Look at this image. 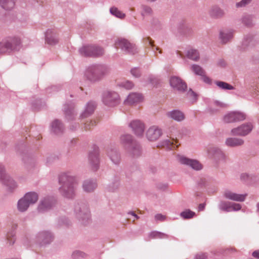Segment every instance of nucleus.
<instances>
[{"label": "nucleus", "instance_id": "1", "mask_svg": "<svg viewBox=\"0 0 259 259\" xmlns=\"http://www.w3.org/2000/svg\"><path fill=\"white\" fill-rule=\"evenodd\" d=\"M59 183L60 185L59 191L61 195L68 199H73L77 187L76 178L70 172H63L59 175Z\"/></svg>", "mask_w": 259, "mask_h": 259}, {"label": "nucleus", "instance_id": "2", "mask_svg": "<svg viewBox=\"0 0 259 259\" xmlns=\"http://www.w3.org/2000/svg\"><path fill=\"white\" fill-rule=\"evenodd\" d=\"M108 67L104 65L95 64L89 66L85 72V76L91 82L101 80L108 73Z\"/></svg>", "mask_w": 259, "mask_h": 259}, {"label": "nucleus", "instance_id": "3", "mask_svg": "<svg viewBox=\"0 0 259 259\" xmlns=\"http://www.w3.org/2000/svg\"><path fill=\"white\" fill-rule=\"evenodd\" d=\"M75 217L82 224L85 225L89 223L91 213L88 205L84 202H77L74 205Z\"/></svg>", "mask_w": 259, "mask_h": 259}, {"label": "nucleus", "instance_id": "4", "mask_svg": "<svg viewBox=\"0 0 259 259\" xmlns=\"http://www.w3.org/2000/svg\"><path fill=\"white\" fill-rule=\"evenodd\" d=\"M38 199V194L35 192L26 193L17 202V209L19 212L26 211L29 206L34 204Z\"/></svg>", "mask_w": 259, "mask_h": 259}, {"label": "nucleus", "instance_id": "5", "mask_svg": "<svg viewBox=\"0 0 259 259\" xmlns=\"http://www.w3.org/2000/svg\"><path fill=\"white\" fill-rule=\"evenodd\" d=\"M54 239L52 232L49 230H42L38 232L33 238V243L39 246H45L51 244Z\"/></svg>", "mask_w": 259, "mask_h": 259}, {"label": "nucleus", "instance_id": "6", "mask_svg": "<svg viewBox=\"0 0 259 259\" xmlns=\"http://www.w3.org/2000/svg\"><path fill=\"white\" fill-rule=\"evenodd\" d=\"M114 45L117 49H120L125 54L134 55L138 52L135 45L125 38H118Z\"/></svg>", "mask_w": 259, "mask_h": 259}, {"label": "nucleus", "instance_id": "7", "mask_svg": "<svg viewBox=\"0 0 259 259\" xmlns=\"http://www.w3.org/2000/svg\"><path fill=\"white\" fill-rule=\"evenodd\" d=\"M102 101L107 106L114 107L120 102L119 96L115 92L106 91L103 94Z\"/></svg>", "mask_w": 259, "mask_h": 259}, {"label": "nucleus", "instance_id": "8", "mask_svg": "<svg viewBox=\"0 0 259 259\" xmlns=\"http://www.w3.org/2000/svg\"><path fill=\"white\" fill-rule=\"evenodd\" d=\"M56 200L53 197L47 196L42 198L37 206V210L40 213L46 212L54 208Z\"/></svg>", "mask_w": 259, "mask_h": 259}, {"label": "nucleus", "instance_id": "9", "mask_svg": "<svg viewBox=\"0 0 259 259\" xmlns=\"http://www.w3.org/2000/svg\"><path fill=\"white\" fill-rule=\"evenodd\" d=\"M178 161L182 164L190 167L195 170H200L203 168L202 164L198 160L189 158L183 155H178Z\"/></svg>", "mask_w": 259, "mask_h": 259}, {"label": "nucleus", "instance_id": "10", "mask_svg": "<svg viewBox=\"0 0 259 259\" xmlns=\"http://www.w3.org/2000/svg\"><path fill=\"white\" fill-rule=\"evenodd\" d=\"M169 83L174 90L180 93L184 92L187 89L186 83L178 76H171L169 79Z\"/></svg>", "mask_w": 259, "mask_h": 259}, {"label": "nucleus", "instance_id": "11", "mask_svg": "<svg viewBox=\"0 0 259 259\" xmlns=\"http://www.w3.org/2000/svg\"><path fill=\"white\" fill-rule=\"evenodd\" d=\"M128 126L136 136L141 137L143 135L145 125L142 120L139 119L133 120L129 123Z\"/></svg>", "mask_w": 259, "mask_h": 259}, {"label": "nucleus", "instance_id": "12", "mask_svg": "<svg viewBox=\"0 0 259 259\" xmlns=\"http://www.w3.org/2000/svg\"><path fill=\"white\" fill-rule=\"evenodd\" d=\"M252 128L253 126L251 123H247L233 128L231 133L233 136H245L251 132Z\"/></svg>", "mask_w": 259, "mask_h": 259}, {"label": "nucleus", "instance_id": "13", "mask_svg": "<svg viewBox=\"0 0 259 259\" xmlns=\"http://www.w3.org/2000/svg\"><path fill=\"white\" fill-rule=\"evenodd\" d=\"M245 115L240 112H230L226 114L223 118V120L226 123H232L242 121L245 119Z\"/></svg>", "mask_w": 259, "mask_h": 259}, {"label": "nucleus", "instance_id": "14", "mask_svg": "<svg viewBox=\"0 0 259 259\" xmlns=\"http://www.w3.org/2000/svg\"><path fill=\"white\" fill-rule=\"evenodd\" d=\"M107 155L113 164L119 165L121 161V155L116 148L109 147L107 150Z\"/></svg>", "mask_w": 259, "mask_h": 259}, {"label": "nucleus", "instance_id": "15", "mask_svg": "<svg viewBox=\"0 0 259 259\" xmlns=\"http://www.w3.org/2000/svg\"><path fill=\"white\" fill-rule=\"evenodd\" d=\"M162 134V130L157 126L153 125L148 129L146 135L149 141H155L160 137Z\"/></svg>", "mask_w": 259, "mask_h": 259}, {"label": "nucleus", "instance_id": "16", "mask_svg": "<svg viewBox=\"0 0 259 259\" xmlns=\"http://www.w3.org/2000/svg\"><path fill=\"white\" fill-rule=\"evenodd\" d=\"M207 152L210 156L217 161L225 162L227 160V156L220 149L217 147H210L207 150Z\"/></svg>", "mask_w": 259, "mask_h": 259}, {"label": "nucleus", "instance_id": "17", "mask_svg": "<svg viewBox=\"0 0 259 259\" xmlns=\"http://www.w3.org/2000/svg\"><path fill=\"white\" fill-rule=\"evenodd\" d=\"M223 195L224 197L227 199L238 202L244 201L247 196V193L243 194H237L229 190L225 191Z\"/></svg>", "mask_w": 259, "mask_h": 259}, {"label": "nucleus", "instance_id": "18", "mask_svg": "<svg viewBox=\"0 0 259 259\" xmlns=\"http://www.w3.org/2000/svg\"><path fill=\"white\" fill-rule=\"evenodd\" d=\"M89 163L94 171H96L99 167V152L97 150H93L89 153Z\"/></svg>", "mask_w": 259, "mask_h": 259}, {"label": "nucleus", "instance_id": "19", "mask_svg": "<svg viewBox=\"0 0 259 259\" xmlns=\"http://www.w3.org/2000/svg\"><path fill=\"white\" fill-rule=\"evenodd\" d=\"M234 31L231 29H223L220 31L219 39L223 44H227L233 36Z\"/></svg>", "mask_w": 259, "mask_h": 259}, {"label": "nucleus", "instance_id": "20", "mask_svg": "<svg viewBox=\"0 0 259 259\" xmlns=\"http://www.w3.org/2000/svg\"><path fill=\"white\" fill-rule=\"evenodd\" d=\"M142 99V96L140 94L131 93L124 100V103L125 105H132L141 102Z\"/></svg>", "mask_w": 259, "mask_h": 259}, {"label": "nucleus", "instance_id": "21", "mask_svg": "<svg viewBox=\"0 0 259 259\" xmlns=\"http://www.w3.org/2000/svg\"><path fill=\"white\" fill-rule=\"evenodd\" d=\"M166 115L168 117L178 122H181L185 118L184 113L179 110H173L168 111L166 113Z\"/></svg>", "mask_w": 259, "mask_h": 259}, {"label": "nucleus", "instance_id": "22", "mask_svg": "<svg viewBox=\"0 0 259 259\" xmlns=\"http://www.w3.org/2000/svg\"><path fill=\"white\" fill-rule=\"evenodd\" d=\"M209 15L212 18L220 19L223 18L225 15V12L224 10L219 7L214 6L209 9Z\"/></svg>", "mask_w": 259, "mask_h": 259}, {"label": "nucleus", "instance_id": "23", "mask_svg": "<svg viewBox=\"0 0 259 259\" xmlns=\"http://www.w3.org/2000/svg\"><path fill=\"white\" fill-rule=\"evenodd\" d=\"M51 131L56 135L62 134L64 130V126L62 122L59 119H55L51 124Z\"/></svg>", "mask_w": 259, "mask_h": 259}, {"label": "nucleus", "instance_id": "24", "mask_svg": "<svg viewBox=\"0 0 259 259\" xmlns=\"http://www.w3.org/2000/svg\"><path fill=\"white\" fill-rule=\"evenodd\" d=\"M46 41L51 45H55L58 42L56 32L54 30L48 29L46 33Z\"/></svg>", "mask_w": 259, "mask_h": 259}, {"label": "nucleus", "instance_id": "25", "mask_svg": "<svg viewBox=\"0 0 259 259\" xmlns=\"http://www.w3.org/2000/svg\"><path fill=\"white\" fill-rule=\"evenodd\" d=\"M7 42H9L8 47L11 52L17 51L19 49L21 45V40L18 37H12L6 38Z\"/></svg>", "mask_w": 259, "mask_h": 259}, {"label": "nucleus", "instance_id": "26", "mask_svg": "<svg viewBox=\"0 0 259 259\" xmlns=\"http://www.w3.org/2000/svg\"><path fill=\"white\" fill-rule=\"evenodd\" d=\"M97 187L96 181L94 179H87L84 181L82 184V188L84 191L87 192H92L94 191Z\"/></svg>", "mask_w": 259, "mask_h": 259}, {"label": "nucleus", "instance_id": "27", "mask_svg": "<svg viewBox=\"0 0 259 259\" xmlns=\"http://www.w3.org/2000/svg\"><path fill=\"white\" fill-rule=\"evenodd\" d=\"M17 227V225L16 224L13 225L11 229L7 233V244L9 246L13 245L16 241L15 230Z\"/></svg>", "mask_w": 259, "mask_h": 259}, {"label": "nucleus", "instance_id": "28", "mask_svg": "<svg viewBox=\"0 0 259 259\" xmlns=\"http://www.w3.org/2000/svg\"><path fill=\"white\" fill-rule=\"evenodd\" d=\"M126 150L133 156H139L142 153L141 146L136 141Z\"/></svg>", "mask_w": 259, "mask_h": 259}, {"label": "nucleus", "instance_id": "29", "mask_svg": "<svg viewBox=\"0 0 259 259\" xmlns=\"http://www.w3.org/2000/svg\"><path fill=\"white\" fill-rule=\"evenodd\" d=\"M96 107V104L95 102H89L86 105L84 111L80 115V117L83 118L91 115L94 112Z\"/></svg>", "mask_w": 259, "mask_h": 259}, {"label": "nucleus", "instance_id": "30", "mask_svg": "<svg viewBox=\"0 0 259 259\" xmlns=\"http://www.w3.org/2000/svg\"><path fill=\"white\" fill-rule=\"evenodd\" d=\"M243 143V140L237 138H228L225 141L226 145L228 147H231L241 146Z\"/></svg>", "mask_w": 259, "mask_h": 259}, {"label": "nucleus", "instance_id": "31", "mask_svg": "<svg viewBox=\"0 0 259 259\" xmlns=\"http://www.w3.org/2000/svg\"><path fill=\"white\" fill-rule=\"evenodd\" d=\"M120 142L126 150L135 141L131 135H124L120 137Z\"/></svg>", "mask_w": 259, "mask_h": 259}, {"label": "nucleus", "instance_id": "32", "mask_svg": "<svg viewBox=\"0 0 259 259\" xmlns=\"http://www.w3.org/2000/svg\"><path fill=\"white\" fill-rule=\"evenodd\" d=\"M64 114L65 118L68 120H72L74 119L76 114L72 106H69L65 104L64 107Z\"/></svg>", "mask_w": 259, "mask_h": 259}, {"label": "nucleus", "instance_id": "33", "mask_svg": "<svg viewBox=\"0 0 259 259\" xmlns=\"http://www.w3.org/2000/svg\"><path fill=\"white\" fill-rule=\"evenodd\" d=\"M15 5V0H0V6L6 10H12Z\"/></svg>", "mask_w": 259, "mask_h": 259}, {"label": "nucleus", "instance_id": "34", "mask_svg": "<svg viewBox=\"0 0 259 259\" xmlns=\"http://www.w3.org/2000/svg\"><path fill=\"white\" fill-rule=\"evenodd\" d=\"M187 57L191 60L197 61L199 59L200 55L197 50L191 49L187 51Z\"/></svg>", "mask_w": 259, "mask_h": 259}, {"label": "nucleus", "instance_id": "35", "mask_svg": "<svg viewBox=\"0 0 259 259\" xmlns=\"http://www.w3.org/2000/svg\"><path fill=\"white\" fill-rule=\"evenodd\" d=\"M93 46H84L79 49V54L84 57H91Z\"/></svg>", "mask_w": 259, "mask_h": 259}, {"label": "nucleus", "instance_id": "36", "mask_svg": "<svg viewBox=\"0 0 259 259\" xmlns=\"http://www.w3.org/2000/svg\"><path fill=\"white\" fill-rule=\"evenodd\" d=\"M219 208L224 211L229 212L231 211V202L222 201L219 204Z\"/></svg>", "mask_w": 259, "mask_h": 259}, {"label": "nucleus", "instance_id": "37", "mask_svg": "<svg viewBox=\"0 0 259 259\" xmlns=\"http://www.w3.org/2000/svg\"><path fill=\"white\" fill-rule=\"evenodd\" d=\"M2 183L8 187L10 190H12L17 187L16 183L10 176Z\"/></svg>", "mask_w": 259, "mask_h": 259}, {"label": "nucleus", "instance_id": "38", "mask_svg": "<svg viewBox=\"0 0 259 259\" xmlns=\"http://www.w3.org/2000/svg\"><path fill=\"white\" fill-rule=\"evenodd\" d=\"M9 42H7L6 39L3 40L0 42V54H4L6 53L11 52L10 48L8 47Z\"/></svg>", "mask_w": 259, "mask_h": 259}, {"label": "nucleus", "instance_id": "39", "mask_svg": "<svg viewBox=\"0 0 259 259\" xmlns=\"http://www.w3.org/2000/svg\"><path fill=\"white\" fill-rule=\"evenodd\" d=\"M92 51H91V57H99L104 54V50L96 46H93Z\"/></svg>", "mask_w": 259, "mask_h": 259}, {"label": "nucleus", "instance_id": "40", "mask_svg": "<svg viewBox=\"0 0 259 259\" xmlns=\"http://www.w3.org/2000/svg\"><path fill=\"white\" fill-rule=\"evenodd\" d=\"M110 12L112 15L120 19H123L125 17V14L115 7H112L110 9Z\"/></svg>", "mask_w": 259, "mask_h": 259}, {"label": "nucleus", "instance_id": "41", "mask_svg": "<svg viewBox=\"0 0 259 259\" xmlns=\"http://www.w3.org/2000/svg\"><path fill=\"white\" fill-rule=\"evenodd\" d=\"M215 83L218 87L222 90H232L234 89L231 84L222 81H217Z\"/></svg>", "mask_w": 259, "mask_h": 259}, {"label": "nucleus", "instance_id": "42", "mask_svg": "<svg viewBox=\"0 0 259 259\" xmlns=\"http://www.w3.org/2000/svg\"><path fill=\"white\" fill-rule=\"evenodd\" d=\"M174 140L173 138L171 140L170 138H167L162 141L160 143V145L162 147H166L168 149H172L175 147Z\"/></svg>", "mask_w": 259, "mask_h": 259}, {"label": "nucleus", "instance_id": "43", "mask_svg": "<svg viewBox=\"0 0 259 259\" xmlns=\"http://www.w3.org/2000/svg\"><path fill=\"white\" fill-rule=\"evenodd\" d=\"M120 186L119 179L111 182L108 186V190L111 192H114L118 189Z\"/></svg>", "mask_w": 259, "mask_h": 259}, {"label": "nucleus", "instance_id": "44", "mask_svg": "<svg viewBox=\"0 0 259 259\" xmlns=\"http://www.w3.org/2000/svg\"><path fill=\"white\" fill-rule=\"evenodd\" d=\"M195 212L190 209H187L182 211L180 213L181 217L184 219H191L195 215Z\"/></svg>", "mask_w": 259, "mask_h": 259}, {"label": "nucleus", "instance_id": "45", "mask_svg": "<svg viewBox=\"0 0 259 259\" xmlns=\"http://www.w3.org/2000/svg\"><path fill=\"white\" fill-rule=\"evenodd\" d=\"M152 12L151 8L147 5H142L141 6V13L143 16L150 15Z\"/></svg>", "mask_w": 259, "mask_h": 259}, {"label": "nucleus", "instance_id": "46", "mask_svg": "<svg viewBox=\"0 0 259 259\" xmlns=\"http://www.w3.org/2000/svg\"><path fill=\"white\" fill-rule=\"evenodd\" d=\"M187 97L192 103L196 102L197 100V95L191 89L187 92Z\"/></svg>", "mask_w": 259, "mask_h": 259}, {"label": "nucleus", "instance_id": "47", "mask_svg": "<svg viewBox=\"0 0 259 259\" xmlns=\"http://www.w3.org/2000/svg\"><path fill=\"white\" fill-rule=\"evenodd\" d=\"M192 70L197 75H204V70L199 65L194 64L191 66Z\"/></svg>", "mask_w": 259, "mask_h": 259}, {"label": "nucleus", "instance_id": "48", "mask_svg": "<svg viewBox=\"0 0 259 259\" xmlns=\"http://www.w3.org/2000/svg\"><path fill=\"white\" fill-rule=\"evenodd\" d=\"M118 85L127 90H131L134 87V83L129 80L122 81L118 83Z\"/></svg>", "mask_w": 259, "mask_h": 259}, {"label": "nucleus", "instance_id": "49", "mask_svg": "<svg viewBox=\"0 0 259 259\" xmlns=\"http://www.w3.org/2000/svg\"><path fill=\"white\" fill-rule=\"evenodd\" d=\"M242 22L245 26L250 27L252 25V18L251 16L245 15L242 18Z\"/></svg>", "mask_w": 259, "mask_h": 259}, {"label": "nucleus", "instance_id": "50", "mask_svg": "<svg viewBox=\"0 0 259 259\" xmlns=\"http://www.w3.org/2000/svg\"><path fill=\"white\" fill-rule=\"evenodd\" d=\"M253 175L247 173H242L240 177L241 181L245 183H249L253 179Z\"/></svg>", "mask_w": 259, "mask_h": 259}, {"label": "nucleus", "instance_id": "51", "mask_svg": "<svg viewBox=\"0 0 259 259\" xmlns=\"http://www.w3.org/2000/svg\"><path fill=\"white\" fill-rule=\"evenodd\" d=\"M9 177V176L6 172L4 166L2 164H0V182L2 183Z\"/></svg>", "mask_w": 259, "mask_h": 259}, {"label": "nucleus", "instance_id": "52", "mask_svg": "<svg viewBox=\"0 0 259 259\" xmlns=\"http://www.w3.org/2000/svg\"><path fill=\"white\" fill-rule=\"evenodd\" d=\"M150 236L152 238H168V235L157 231H153L150 233Z\"/></svg>", "mask_w": 259, "mask_h": 259}, {"label": "nucleus", "instance_id": "53", "mask_svg": "<svg viewBox=\"0 0 259 259\" xmlns=\"http://www.w3.org/2000/svg\"><path fill=\"white\" fill-rule=\"evenodd\" d=\"M177 132L178 127L176 125H171L167 130V133L170 135L176 134Z\"/></svg>", "mask_w": 259, "mask_h": 259}, {"label": "nucleus", "instance_id": "54", "mask_svg": "<svg viewBox=\"0 0 259 259\" xmlns=\"http://www.w3.org/2000/svg\"><path fill=\"white\" fill-rule=\"evenodd\" d=\"M252 0H242L236 3V8H242L250 3Z\"/></svg>", "mask_w": 259, "mask_h": 259}, {"label": "nucleus", "instance_id": "55", "mask_svg": "<svg viewBox=\"0 0 259 259\" xmlns=\"http://www.w3.org/2000/svg\"><path fill=\"white\" fill-rule=\"evenodd\" d=\"M132 75L135 77H139L141 76V71L138 68H134L131 70Z\"/></svg>", "mask_w": 259, "mask_h": 259}, {"label": "nucleus", "instance_id": "56", "mask_svg": "<svg viewBox=\"0 0 259 259\" xmlns=\"http://www.w3.org/2000/svg\"><path fill=\"white\" fill-rule=\"evenodd\" d=\"M96 124V122L93 120H90L87 121L84 124V128L85 130H88L91 128L92 127L94 126Z\"/></svg>", "mask_w": 259, "mask_h": 259}, {"label": "nucleus", "instance_id": "57", "mask_svg": "<svg viewBox=\"0 0 259 259\" xmlns=\"http://www.w3.org/2000/svg\"><path fill=\"white\" fill-rule=\"evenodd\" d=\"M241 209V205L239 203L231 202V211H238Z\"/></svg>", "mask_w": 259, "mask_h": 259}, {"label": "nucleus", "instance_id": "58", "mask_svg": "<svg viewBox=\"0 0 259 259\" xmlns=\"http://www.w3.org/2000/svg\"><path fill=\"white\" fill-rule=\"evenodd\" d=\"M201 79L204 82H205L206 83H207V84H211V79L207 76L206 75H205V72L204 73V75H201Z\"/></svg>", "mask_w": 259, "mask_h": 259}, {"label": "nucleus", "instance_id": "59", "mask_svg": "<svg viewBox=\"0 0 259 259\" xmlns=\"http://www.w3.org/2000/svg\"><path fill=\"white\" fill-rule=\"evenodd\" d=\"M155 219L156 221H159L161 222H163L165 220L166 217L160 213L157 214L155 215Z\"/></svg>", "mask_w": 259, "mask_h": 259}, {"label": "nucleus", "instance_id": "60", "mask_svg": "<svg viewBox=\"0 0 259 259\" xmlns=\"http://www.w3.org/2000/svg\"><path fill=\"white\" fill-rule=\"evenodd\" d=\"M198 185L200 187L205 186L206 181L205 178H200L197 182Z\"/></svg>", "mask_w": 259, "mask_h": 259}, {"label": "nucleus", "instance_id": "61", "mask_svg": "<svg viewBox=\"0 0 259 259\" xmlns=\"http://www.w3.org/2000/svg\"><path fill=\"white\" fill-rule=\"evenodd\" d=\"M157 187L158 189L164 190L168 187V185L166 183H158L157 185Z\"/></svg>", "mask_w": 259, "mask_h": 259}, {"label": "nucleus", "instance_id": "62", "mask_svg": "<svg viewBox=\"0 0 259 259\" xmlns=\"http://www.w3.org/2000/svg\"><path fill=\"white\" fill-rule=\"evenodd\" d=\"M84 255V253H83L82 251H79V250L75 251L72 253V256L73 257H78V256L83 257Z\"/></svg>", "mask_w": 259, "mask_h": 259}, {"label": "nucleus", "instance_id": "63", "mask_svg": "<svg viewBox=\"0 0 259 259\" xmlns=\"http://www.w3.org/2000/svg\"><path fill=\"white\" fill-rule=\"evenodd\" d=\"M213 106L219 107L220 108H224L226 107V105L223 103L220 102L218 101H215L213 103Z\"/></svg>", "mask_w": 259, "mask_h": 259}, {"label": "nucleus", "instance_id": "64", "mask_svg": "<svg viewBox=\"0 0 259 259\" xmlns=\"http://www.w3.org/2000/svg\"><path fill=\"white\" fill-rule=\"evenodd\" d=\"M194 259H207V257L205 253H199L195 256Z\"/></svg>", "mask_w": 259, "mask_h": 259}]
</instances>
